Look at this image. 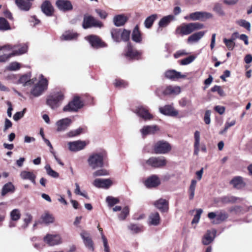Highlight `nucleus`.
Here are the masks:
<instances>
[{"mask_svg":"<svg viewBox=\"0 0 252 252\" xmlns=\"http://www.w3.org/2000/svg\"><path fill=\"white\" fill-rule=\"evenodd\" d=\"M196 183L197 182L195 180H192L191 181V184L189 189V198L190 200H192L194 198Z\"/></svg>","mask_w":252,"mask_h":252,"instance_id":"obj_45","label":"nucleus"},{"mask_svg":"<svg viewBox=\"0 0 252 252\" xmlns=\"http://www.w3.org/2000/svg\"><path fill=\"white\" fill-rule=\"evenodd\" d=\"M146 163L149 166L154 168H162L167 164V160L165 157H152L146 160Z\"/></svg>","mask_w":252,"mask_h":252,"instance_id":"obj_7","label":"nucleus"},{"mask_svg":"<svg viewBox=\"0 0 252 252\" xmlns=\"http://www.w3.org/2000/svg\"><path fill=\"white\" fill-rule=\"evenodd\" d=\"M229 211L231 215H240L245 212V210L239 206H235L231 207Z\"/></svg>","mask_w":252,"mask_h":252,"instance_id":"obj_41","label":"nucleus"},{"mask_svg":"<svg viewBox=\"0 0 252 252\" xmlns=\"http://www.w3.org/2000/svg\"><path fill=\"white\" fill-rule=\"evenodd\" d=\"M205 34V32L200 31L195 32L188 37V42L193 43L198 42Z\"/></svg>","mask_w":252,"mask_h":252,"instance_id":"obj_31","label":"nucleus"},{"mask_svg":"<svg viewBox=\"0 0 252 252\" xmlns=\"http://www.w3.org/2000/svg\"><path fill=\"white\" fill-rule=\"evenodd\" d=\"M165 76L167 78L170 79L184 78L186 77V75H182L180 72H178L175 70H169L166 71L165 72Z\"/></svg>","mask_w":252,"mask_h":252,"instance_id":"obj_29","label":"nucleus"},{"mask_svg":"<svg viewBox=\"0 0 252 252\" xmlns=\"http://www.w3.org/2000/svg\"><path fill=\"white\" fill-rule=\"evenodd\" d=\"M216 234V230H208L202 238V243L204 245H208L214 240Z\"/></svg>","mask_w":252,"mask_h":252,"instance_id":"obj_25","label":"nucleus"},{"mask_svg":"<svg viewBox=\"0 0 252 252\" xmlns=\"http://www.w3.org/2000/svg\"><path fill=\"white\" fill-rule=\"evenodd\" d=\"M174 19V16L172 15L164 16L159 21L158 26L159 27H165Z\"/></svg>","mask_w":252,"mask_h":252,"instance_id":"obj_38","label":"nucleus"},{"mask_svg":"<svg viewBox=\"0 0 252 252\" xmlns=\"http://www.w3.org/2000/svg\"><path fill=\"white\" fill-rule=\"evenodd\" d=\"M106 202L108 203L109 206L112 207L114 205L119 202V200L115 197L112 196H108L106 198Z\"/></svg>","mask_w":252,"mask_h":252,"instance_id":"obj_56","label":"nucleus"},{"mask_svg":"<svg viewBox=\"0 0 252 252\" xmlns=\"http://www.w3.org/2000/svg\"><path fill=\"white\" fill-rule=\"evenodd\" d=\"M126 56L131 59H138V57L141 55V53L134 49L130 44L128 43L127 46V51L126 53Z\"/></svg>","mask_w":252,"mask_h":252,"instance_id":"obj_27","label":"nucleus"},{"mask_svg":"<svg viewBox=\"0 0 252 252\" xmlns=\"http://www.w3.org/2000/svg\"><path fill=\"white\" fill-rule=\"evenodd\" d=\"M106 157V155L104 152L92 154L87 160L89 165L93 169L102 167Z\"/></svg>","mask_w":252,"mask_h":252,"instance_id":"obj_2","label":"nucleus"},{"mask_svg":"<svg viewBox=\"0 0 252 252\" xmlns=\"http://www.w3.org/2000/svg\"><path fill=\"white\" fill-rule=\"evenodd\" d=\"M10 220L12 221L18 220L21 217L20 210L17 209H13L10 213Z\"/></svg>","mask_w":252,"mask_h":252,"instance_id":"obj_46","label":"nucleus"},{"mask_svg":"<svg viewBox=\"0 0 252 252\" xmlns=\"http://www.w3.org/2000/svg\"><path fill=\"white\" fill-rule=\"evenodd\" d=\"M154 205L161 212H165L168 210V202L164 199L160 198L157 200Z\"/></svg>","mask_w":252,"mask_h":252,"instance_id":"obj_26","label":"nucleus"},{"mask_svg":"<svg viewBox=\"0 0 252 252\" xmlns=\"http://www.w3.org/2000/svg\"><path fill=\"white\" fill-rule=\"evenodd\" d=\"M243 199L240 197H237L231 195L224 196L221 197V203H239L242 201Z\"/></svg>","mask_w":252,"mask_h":252,"instance_id":"obj_34","label":"nucleus"},{"mask_svg":"<svg viewBox=\"0 0 252 252\" xmlns=\"http://www.w3.org/2000/svg\"><path fill=\"white\" fill-rule=\"evenodd\" d=\"M189 17L193 21L200 20V11L190 13Z\"/></svg>","mask_w":252,"mask_h":252,"instance_id":"obj_64","label":"nucleus"},{"mask_svg":"<svg viewBox=\"0 0 252 252\" xmlns=\"http://www.w3.org/2000/svg\"><path fill=\"white\" fill-rule=\"evenodd\" d=\"M102 240L105 252H110V247L108 245L107 238L104 235H102Z\"/></svg>","mask_w":252,"mask_h":252,"instance_id":"obj_58","label":"nucleus"},{"mask_svg":"<svg viewBox=\"0 0 252 252\" xmlns=\"http://www.w3.org/2000/svg\"><path fill=\"white\" fill-rule=\"evenodd\" d=\"M127 227L133 233H138L142 231V226L137 224H130Z\"/></svg>","mask_w":252,"mask_h":252,"instance_id":"obj_48","label":"nucleus"},{"mask_svg":"<svg viewBox=\"0 0 252 252\" xmlns=\"http://www.w3.org/2000/svg\"><path fill=\"white\" fill-rule=\"evenodd\" d=\"M32 217L29 213H26L25 214V218L24 219V221L25 222V224L23 226L24 228H26L28 226V224L32 221Z\"/></svg>","mask_w":252,"mask_h":252,"instance_id":"obj_62","label":"nucleus"},{"mask_svg":"<svg viewBox=\"0 0 252 252\" xmlns=\"http://www.w3.org/2000/svg\"><path fill=\"white\" fill-rule=\"evenodd\" d=\"M11 30L10 26L8 21L4 18H0V31H5Z\"/></svg>","mask_w":252,"mask_h":252,"instance_id":"obj_44","label":"nucleus"},{"mask_svg":"<svg viewBox=\"0 0 252 252\" xmlns=\"http://www.w3.org/2000/svg\"><path fill=\"white\" fill-rule=\"evenodd\" d=\"M64 98L63 94L61 92H57L49 95L46 100L47 104L52 109L58 108Z\"/></svg>","mask_w":252,"mask_h":252,"instance_id":"obj_4","label":"nucleus"},{"mask_svg":"<svg viewBox=\"0 0 252 252\" xmlns=\"http://www.w3.org/2000/svg\"><path fill=\"white\" fill-rule=\"evenodd\" d=\"M171 150L170 144L164 140L158 141L154 147V152L157 154H165L169 152Z\"/></svg>","mask_w":252,"mask_h":252,"instance_id":"obj_6","label":"nucleus"},{"mask_svg":"<svg viewBox=\"0 0 252 252\" xmlns=\"http://www.w3.org/2000/svg\"><path fill=\"white\" fill-rule=\"evenodd\" d=\"M230 184L235 188L239 189L244 186V183L241 177H236L234 178L231 181Z\"/></svg>","mask_w":252,"mask_h":252,"instance_id":"obj_40","label":"nucleus"},{"mask_svg":"<svg viewBox=\"0 0 252 252\" xmlns=\"http://www.w3.org/2000/svg\"><path fill=\"white\" fill-rule=\"evenodd\" d=\"M78 34L76 32H73L71 31L65 32L61 36L62 40H71L75 39L77 38Z\"/></svg>","mask_w":252,"mask_h":252,"instance_id":"obj_35","label":"nucleus"},{"mask_svg":"<svg viewBox=\"0 0 252 252\" xmlns=\"http://www.w3.org/2000/svg\"><path fill=\"white\" fill-rule=\"evenodd\" d=\"M82 106V102L78 96H76L74 97L72 101L63 107V111L64 112L77 111Z\"/></svg>","mask_w":252,"mask_h":252,"instance_id":"obj_9","label":"nucleus"},{"mask_svg":"<svg viewBox=\"0 0 252 252\" xmlns=\"http://www.w3.org/2000/svg\"><path fill=\"white\" fill-rule=\"evenodd\" d=\"M130 32L128 30L124 29L123 32L121 33V41L123 40L124 41H127L129 39Z\"/></svg>","mask_w":252,"mask_h":252,"instance_id":"obj_52","label":"nucleus"},{"mask_svg":"<svg viewBox=\"0 0 252 252\" xmlns=\"http://www.w3.org/2000/svg\"><path fill=\"white\" fill-rule=\"evenodd\" d=\"M15 4L21 10L28 11L32 5V4L25 0H15Z\"/></svg>","mask_w":252,"mask_h":252,"instance_id":"obj_32","label":"nucleus"},{"mask_svg":"<svg viewBox=\"0 0 252 252\" xmlns=\"http://www.w3.org/2000/svg\"><path fill=\"white\" fill-rule=\"evenodd\" d=\"M115 85L116 87L125 88L127 86V83L123 80L117 79Z\"/></svg>","mask_w":252,"mask_h":252,"instance_id":"obj_61","label":"nucleus"},{"mask_svg":"<svg viewBox=\"0 0 252 252\" xmlns=\"http://www.w3.org/2000/svg\"><path fill=\"white\" fill-rule=\"evenodd\" d=\"M103 25L101 22L96 20L91 15H85L84 16L82 27L84 29L92 27L100 28L103 27Z\"/></svg>","mask_w":252,"mask_h":252,"instance_id":"obj_5","label":"nucleus"},{"mask_svg":"<svg viewBox=\"0 0 252 252\" xmlns=\"http://www.w3.org/2000/svg\"><path fill=\"white\" fill-rule=\"evenodd\" d=\"M234 40V38H231V39H227L226 38L223 39L224 43H225L227 48L229 50H232L235 46Z\"/></svg>","mask_w":252,"mask_h":252,"instance_id":"obj_53","label":"nucleus"},{"mask_svg":"<svg viewBox=\"0 0 252 252\" xmlns=\"http://www.w3.org/2000/svg\"><path fill=\"white\" fill-rule=\"evenodd\" d=\"M181 93V88L178 86L169 85L167 86L163 91L165 95L175 96Z\"/></svg>","mask_w":252,"mask_h":252,"instance_id":"obj_20","label":"nucleus"},{"mask_svg":"<svg viewBox=\"0 0 252 252\" xmlns=\"http://www.w3.org/2000/svg\"><path fill=\"white\" fill-rule=\"evenodd\" d=\"M71 123V120L68 118L62 119L58 121L56 124L57 126V130L58 131H63L65 130Z\"/></svg>","mask_w":252,"mask_h":252,"instance_id":"obj_18","label":"nucleus"},{"mask_svg":"<svg viewBox=\"0 0 252 252\" xmlns=\"http://www.w3.org/2000/svg\"><path fill=\"white\" fill-rule=\"evenodd\" d=\"M134 112L145 121L151 120L153 118L152 115L149 112L147 108L143 106L138 107Z\"/></svg>","mask_w":252,"mask_h":252,"instance_id":"obj_17","label":"nucleus"},{"mask_svg":"<svg viewBox=\"0 0 252 252\" xmlns=\"http://www.w3.org/2000/svg\"><path fill=\"white\" fill-rule=\"evenodd\" d=\"M159 130V127L156 125L146 126L140 129V132L143 136H145L148 134H154Z\"/></svg>","mask_w":252,"mask_h":252,"instance_id":"obj_23","label":"nucleus"},{"mask_svg":"<svg viewBox=\"0 0 252 252\" xmlns=\"http://www.w3.org/2000/svg\"><path fill=\"white\" fill-rule=\"evenodd\" d=\"M194 155H198L200 146V132L195 131L194 132Z\"/></svg>","mask_w":252,"mask_h":252,"instance_id":"obj_37","label":"nucleus"},{"mask_svg":"<svg viewBox=\"0 0 252 252\" xmlns=\"http://www.w3.org/2000/svg\"><path fill=\"white\" fill-rule=\"evenodd\" d=\"M21 178L23 180H29L33 184H35V175L32 172L26 170L22 171L20 174Z\"/></svg>","mask_w":252,"mask_h":252,"instance_id":"obj_28","label":"nucleus"},{"mask_svg":"<svg viewBox=\"0 0 252 252\" xmlns=\"http://www.w3.org/2000/svg\"><path fill=\"white\" fill-rule=\"evenodd\" d=\"M36 81L35 77L31 78V73L29 72L22 75L18 80V83L22 84L25 87L31 86L35 83Z\"/></svg>","mask_w":252,"mask_h":252,"instance_id":"obj_13","label":"nucleus"},{"mask_svg":"<svg viewBox=\"0 0 252 252\" xmlns=\"http://www.w3.org/2000/svg\"><path fill=\"white\" fill-rule=\"evenodd\" d=\"M80 236L83 239L85 247L90 251L93 252L94 249V242L90 233L86 231L83 230L81 232Z\"/></svg>","mask_w":252,"mask_h":252,"instance_id":"obj_10","label":"nucleus"},{"mask_svg":"<svg viewBox=\"0 0 252 252\" xmlns=\"http://www.w3.org/2000/svg\"><path fill=\"white\" fill-rule=\"evenodd\" d=\"M15 46L16 48L10 53L11 57L22 55L28 51V46L27 44H21Z\"/></svg>","mask_w":252,"mask_h":252,"instance_id":"obj_24","label":"nucleus"},{"mask_svg":"<svg viewBox=\"0 0 252 252\" xmlns=\"http://www.w3.org/2000/svg\"><path fill=\"white\" fill-rule=\"evenodd\" d=\"M56 5L60 10L64 12L73 9L72 4L68 0H57L56 1Z\"/></svg>","mask_w":252,"mask_h":252,"instance_id":"obj_14","label":"nucleus"},{"mask_svg":"<svg viewBox=\"0 0 252 252\" xmlns=\"http://www.w3.org/2000/svg\"><path fill=\"white\" fill-rule=\"evenodd\" d=\"M212 17V15L209 12L200 11V21H204Z\"/></svg>","mask_w":252,"mask_h":252,"instance_id":"obj_57","label":"nucleus"},{"mask_svg":"<svg viewBox=\"0 0 252 252\" xmlns=\"http://www.w3.org/2000/svg\"><path fill=\"white\" fill-rule=\"evenodd\" d=\"M42 12L47 16H51L53 14L54 9L51 2L48 0L44 1L41 5Z\"/></svg>","mask_w":252,"mask_h":252,"instance_id":"obj_15","label":"nucleus"},{"mask_svg":"<svg viewBox=\"0 0 252 252\" xmlns=\"http://www.w3.org/2000/svg\"><path fill=\"white\" fill-rule=\"evenodd\" d=\"M45 169L46 170L47 173L50 176L53 178H58L59 174L55 171L53 170L49 165H46L45 166Z\"/></svg>","mask_w":252,"mask_h":252,"instance_id":"obj_49","label":"nucleus"},{"mask_svg":"<svg viewBox=\"0 0 252 252\" xmlns=\"http://www.w3.org/2000/svg\"><path fill=\"white\" fill-rule=\"evenodd\" d=\"M131 38L133 41L137 43H140L142 41V35L138 25H136L133 30Z\"/></svg>","mask_w":252,"mask_h":252,"instance_id":"obj_30","label":"nucleus"},{"mask_svg":"<svg viewBox=\"0 0 252 252\" xmlns=\"http://www.w3.org/2000/svg\"><path fill=\"white\" fill-rule=\"evenodd\" d=\"M39 81L32 87L30 93L34 97H38L43 94L48 89V81L42 74L39 77Z\"/></svg>","mask_w":252,"mask_h":252,"instance_id":"obj_1","label":"nucleus"},{"mask_svg":"<svg viewBox=\"0 0 252 252\" xmlns=\"http://www.w3.org/2000/svg\"><path fill=\"white\" fill-rule=\"evenodd\" d=\"M15 187L11 182L5 184L2 187L1 190V195L4 196L8 192H13L15 191Z\"/></svg>","mask_w":252,"mask_h":252,"instance_id":"obj_39","label":"nucleus"},{"mask_svg":"<svg viewBox=\"0 0 252 252\" xmlns=\"http://www.w3.org/2000/svg\"><path fill=\"white\" fill-rule=\"evenodd\" d=\"M86 144L85 141L80 140L69 142L68 143V148L70 151L77 152L84 148Z\"/></svg>","mask_w":252,"mask_h":252,"instance_id":"obj_16","label":"nucleus"},{"mask_svg":"<svg viewBox=\"0 0 252 252\" xmlns=\"http://www.w3.org/2000/svg\"><path fill=\"white\" fill-rule=\"evenodd\" d=\"M160 184V181L158 176L152 175L148 178L145 182V185L148 188H155Z\"/></svg>","mask_w":252,"mask_h":252,"instance_id":"obj_21","label":"nucleus"},{"mask_svg":"<svg viewBox=\"0 0 252 252\" xmlns=\"http://www.w3.org/2000/svg\"><path fill=\"white\" fill-rule=\"evenodd\" d=\"M196 56L194 55H190L181 61H180V64L183 65H188L194 61Z\"/></svg>","mask_w":252,"mask_h":252,"instance_id":"obj_47","label":"nucleus"},{"mask_svg":"<svg viewBox=\"0 0 252 252\" xmlns=\"http://www.w3.org/2000/svg\"><path fill=\"white\" fill-rule=\"evenodd\" d=\"M82 128H79L75 130H71L67 133V135L69 137L76 136L79 135L82 132Z\"/></svg>","mask_w":252,"mask_h":252,"instance_id":"obj_60","label":"nucleus"},{"mask_svg":"<svg viewBox=\"0 0 252 252\" xmlns=\"http://www.w3.org/2000/svg\"><path fill=\"white\" fill-rule=\"evenodd\" d=\"M203 27L202 24L199 23L184 24L176 29V33L182 35H188L194 31L202 29Z\"/></svg>","mask_w":252,"mask_h":252,"instance_id":"obj_3","label":"nucleus"},{"mask_svg":"<svg viewBox=\"0 0 252 252\" xmlns=\"http://www.w3.org/2000/svg\"><path fill=\"white\" fill-rule=\"evenodd\" d=\"M26 109L24 108L23 111L16 112L13 116V119L17 121L21 119L24 115Z\"/></svg>","mask_w":252,"mask_h":252,"instance_id":"obj_63","label":"nucleus"},{"mask_svg":"<svg viewBox=\"0 0 252 252\" xmlns=\"http://www.w3.org/2000/svg\"><path fill=\"white\" fill-rule=\"evenodd\" d=\"M21 67L20 63L13 62L11 63L8 66H7V69L10 71H16L19 70Z\"/></svg>","mask_w":252,"mask_h":252,"instance_id":"obj_50","label":"nucleus"},{"mask_svg":"<svg viewBox=\"0 0 252 252\" xmlns=\"http://www.w3.org/2000/svg\"><path fill=\"white\" fill-rule=\"evenodd\" d=\"M91 46L95 48H98L105 46V43L102 42L100 38L96 35H91L85 37Z\"/></svg>","mask_w":252,"mask_h":252,"instance_id":"obj_12","label":"nucleus"},{"mask_svg":"<svg viewBox=\"0 0 252 252\" xmlns=\"http://www.w3.org/2000/svg\"><path fill=\"white\" fill-rule=\"evenodd\" d=\"M159 111L164 115L171 117H176L179 113L178 111L174 108L173 104L160 107L159 108Z\"/></svg>","mask_w":252,"mask_h":252,"instance_id":"obj_11","label":"nucleus"},{"mask_svg":"<svg viewBox=\"0 0 252 252\" xmlns=\"http://www.w3.org/2000/svg\"><path fill=\"white\" fill-rule=\"evenodd\" d=\"M112 184V181L109 179H96L93 183V185L96 188L104 189H108Z\"/></svg>","mask_w":252,"mask_h":252,"instance_id":"obj_19","label":"nucleus"},{"mask_svg":"<svg viewBox=\"0 0 252 252\" xmlns=\"http://www.w3.org/2000/svg\"><path fill=\"white\" fill-rule=\"evenodd\" d=\"M238 24L239 26L245 28L248 31H250L251 29V24L250 22L247 21L245 20H241L238 21Z\"/></svg>","mask_w":252,"mask_h":252,"instance_id":"obj_59","label":"nucleus"},{"mask_svg":"<svg viewBox=\"0 0 252 252\" xmlns=\"http://www.w3.org/2000/svg\"><path fill=\"white\" fill-rule=\"evenodd\" d=\"M109 173L108 171L104 169H101L94 172L93 174V175L94 177H95L97 176H106Z\"/></svg>","mask_w":252,"mask_h":252,"instance_id":"obj_55","label":"nucleus"},{"mask_svg":"<svg viewBox=\"0 0 252 252\" xmlns=\"http://www.w3.org/2000/svg\"><path fill=\"white\" fill-rule=\"evenodd\" d=\"M203 212V210L201 209H198L196 210V214L194 216L193 220H192L191 223H197L200 218L201 214Z\"/></svg>","mask_w":252,"mask_h":252,"instance_id":"obj_54","label":"nucleus"},{"mask_svg":"<svg viewBox=\"0 0 252 252\" xmlns=\"http://www.w3.org/2000/svg\"><path fill=\"white\" fill-rule=\"evenodd\" d=\"M41 220L43 222L46 224H49L53 223L54 221V217L52 215L48 213H45L41 216Z\"/></svg>","mask_w":252,"mask_h":252,"instance_id":"obj_43","label":"nucleus"},{"mask_svg":"<svg viewBox=\"0 0 252 252\" xmlns=\"http://www.w3.org/2000/svg\"><path fill=\"white\" fill-rule=\"evenodd\" d=\"M121 31L119 29H112L111 31V35L113 40L117 42L121 41Z\"/></svg>","mask_w":252,"mask_h":252,"instance_id":"obj_42","label":"nucleus"},{"mask_svg":"<svg viewBox=\"0 0 252 252\" xmlns=\"http://www.w3.org/2000/svg\"><path fill=\"white\" fill-rule=\"evenodd\" d=\"M43 241L49 246L59 245L63 243L62 236L58 234H47L44 237Z\"/></svg>","mask_w":252,"mask_h":252,"instance_id":"obj_8","label":"nucleus"},{"mask_svg":"<svg viewBox=\"0 0 252 252\" xmlns=\"http://www.w3.org/2000/svg\"><path fill=\"white\" fill-rule=\"evenodd\" d=\"M160 218L158 212L151 213L149 216V223L153 225H158L159 224Z\"/></svg>","mask_w":252,"mask_h":252,"instance_id":"obj_36","label":"nucleus"},{"mask_svg":"<svg viewBox=\"0 0 252 252\" xmlns=\"http://www.w3.org/2000/svg\"><path fill=\"white\" fill-rule=\"evenodd\" d=\"M129 212V210L128 207L127 206L124 207L118 216L119 219L121 220H125L126 217L128 215Z\"/></svg>","mask_w":252,"mask_h":252,"instance_id":"obj_51","label":"nucleus"},{"mask_svg":"<svg viewBox=\"0 0 252 252\" xmlns=\"http://www.w3.org/2000/svg\"><path fill=\"white\" fill-rule=\"evenodd\" d=\"M128 17L125 14H119L115 15L113 19V22L116 27L124 26L127 21Z\"/></svg>","mask_w":252,"mask_h":252,"instance_id":"obj_22","label":"nucleus"},{"mask_svg":"<svg viewBox=\"0 0 252 252\" xmlns=\"http://www.w3.org/2000/svg\"><path fill=\"white\" fill-rule=\"evenodd\" d=\"M157 14H152L148 16L144 22V25L146 29H149L152 28L155 21L158 18Z\"/></svg>","mask_w":252,"mask_h":252,"instance_id":"obj_33","label":"nucleus"}]
</instances>
